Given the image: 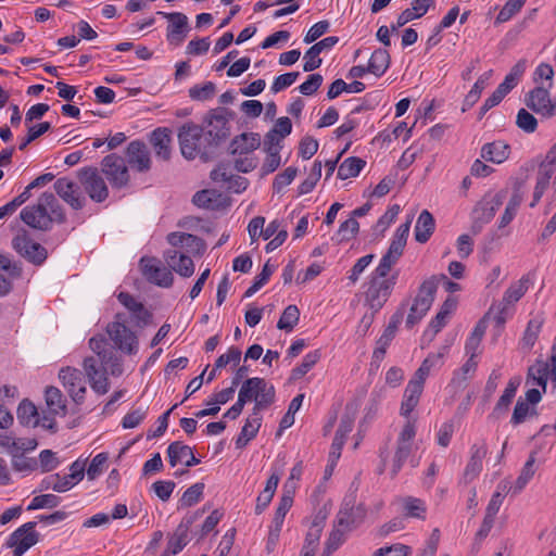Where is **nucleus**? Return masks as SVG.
I'll return each mask as SVG.
<instances>
[{"label": "nucleus", "mask_w": 556, "mask_h": 556, "mask_svg": "<svg viewBox=\"0 0 556 556\" xmlns=\"http://www.w3.org/2000/svg\"><path fill=\"white\" fill-rule=\"evenodd\" d=\"M127 321L128 316L125 313H117L114 320L108 324L105 330L113 345L103 334L94 336L89 340V346L98 357H86L83 366L91 389L98 394L102 395L109 391L108 367L111 368L112 375H115L116 368L121 367L116 350L126 355L138 352V337L127 327Z\"/></svg>", "instance_id": "obj_1"}, {"label": "nucleus", "mask_w": 556, "mask_h": 556, "mask_svg": "<svg viewBox=\"0 0 556 556\" xmlns=\"http://www.w3.org/2000/svg\"><path fill=\"white\" fill-rule=\"evenodd\" d=\"M235 115L233 111L218 106L205 114L202 125L185 123L178 129L182 156L187 160L200 157L203 162L217 157L220 147L230 136V121Z\"/></svg>", "instance_id": "obj_2"}, {"label": "nucleus", "mask_w": 556, "mask_h": 556, "mask_svg": "<svg viewBox=\"0 0 556 556\" xmlns=\"http://www.w3.org/2000/svg\"><path fill=\"white\" fill-rule=\"evenodd\" d=\"M238 397L245 404L254 401L252 412L258 415L275 402V388L264 378H248L242 382Z\"/></svg>", "instance_id": "obj_3"}, {"label": "nucleus", "mask_w": 556, "mask_h": 556, "mask_svg": "<svg viewBox=\"0 0 556 556\" xmlns=\"http://www.w3.org/2000/svg\"><path fill=\"white\" fill-rule=\"evenodd\" d=\"M12 249L27 262L35 266H40L48 257L47 249L38 242H35L27 230H20L11 241Z\"/></svg>", "instance_id": "obj_4"}, {"label": "nucleus", "mask_w": 556, "mask_h": 556, "mask_svg": "<svg viewBox=\"0 0 556 556\" xmlns=\"http://www.w3.org/2000/svg\"><path fill=\"white\" fill-rule=\"evenodd\" d=\"M77 178L88 197L97 202L102 203L109 197V188L94 166H85L77 172Z\"/></svg>", "instance_id": "obj_5"}, {"label": "nucleus", "mask_w": 556, "mask_h": 556, "mask_svg": "<svg viewBox=\"0 0 556 556\" xmlns=\"http://www.w3.org/2000/svg\"><path fill=\"white\" fill-rule=\"evenodd\" d=\"M102 173L113 188L122 189L129 182L130 176L125 160L116 153H111L102 159Z\"/></svg>", "instance_id": "obj_6"}, {"label": "nucleus", "mask_w": 556, "mask_h": 556, "mask_svg": "<svg viewBox=\"0 0 556 556\" xmlns=\"http://www.w3.org/2000/svg\"><path fill=\"white\" fill-rule=\"evenodd\" d=\"M141 271L144 278L153 285L169 288L174 282L172 270L161 264L155 257L143 256L140 260Z\"/></svg>", "instance_id": "obj_7"}, {"label": "nucleus", "mask_w": 556, "mask_h": 556, "mask_svg": "<svg viewBox=\"0 0 556 556\" xmlns=\"http://www.w3.org/2000/svg\"><path fill=\"white\" fill-rule=\"evenodd\" d=\"M396 276L378 280L372 278L366 291V302L374 313H378L388 301L395 285Z\"/></svg>", "instance_id": "obj_8"}, {"label": "nucleus", "mask_w": 556, "mask_h": 556, "mask_svg": "<svg viewBox=\"0 0 556 556\" xmlns=\"http://www.w3.org/2000/svg\"><path fill=\"white\" fill-rule=\"evenodd\" d=\"M36 522L28 521L17 528L7 542L8 547H14L13 556H22L27 549L38 543L39 533L35 531Z\"/></svg>", "instance_id": "obj_9"}, {"label": "nucleus", "mask_w": 556, "mask_h": 556, "mask_svg": "<svg viewBox=\"0 0 556 556\" xmlns=\"http://www.w3.org/2000/svg\"><path fill=\"white\" fill-rule=\"evenodd\" d=\"M167 20L166 40L170 46H180L190 31L188 17L181 12H157Z\"/></svg>", "instance_id": "obj_10"}, {"label": "nucleus", "mask_w": 556, "mask_h": 556, "mask_svg": "<svg viewBox=\"0 0 556 556\" xmlns=\"http://www.w3.org/2000/svg\"><path fill=\"white\" fill-rule=\"evenodd\" d=\"M20 218L28 227L49 231L52 228V219L47 212L45 203L41 201V195L38 198L37 203L25 206L21 213Z\"/></svg>", "instance_id": "obj_11"}, {"label": "nucleus", "mask_w": 556, "mask_h": 556, "mask_svg": "<svg viewBox=\"0 0 556 556\" xmlns=\"http://www.w3.org/2000/svg\"><path fill=\"white\" fill-rule=\"evenodd\" d=\"M366 513L363 504L356 506L353 497H345L337 515V525L348 532L352 531L364 521Z\"/></svg>", "instance_id": "obj_12"}, {"label": "nucleus", "mask_w": 556, "mask_h": 556, "mask_svg": "<svg viewBox=\"0 0 556 556\" xmlns=\"http://www.w3.org/2000/svg\"><path fill=\"white\" fill-rule=\"evenodd\" d=\"M549 89L545 86H536L525 97V103L530 110L547 118L556 114V105L549 98Z\"/></svg>", "instance_id": "obj_13"}, {"label": "nucleus", "mask_w": 556, "mask_h": 556, "mask_svg": "<svg viewBox=\"0 0 556 556\" xmlns=\"http://www.w3.org/2000/svg\"><path fill=\"white\" fill-rule=\"evenodd\" d=\"M59 378L72 400L78 405L83 404L86 394L83 372L79 369L67 366L61 368L59 371Z\"/></svg>", "instance_id": "obj_14"}, {"label": "nucleus", "mask_w": 556, "mask_h": 556, "mask_svg": "<svg viewBox=\"0 0 556 556\" xmlns=\"http://www.w3.org/2000/svg\"><path fill=\"white\" fill-rule=\"evenodd\" d=\"M508 191L501 189L495 194H485L473 207L471 216L479 217L480 220L490 223L496 211L503 205Z\"/></svg>", "instance_id": "obj_15"}, {"label": "nucleus", "mask_w": 556, "mask_h": 556, "mask_svg": "<svg viewBox=\"0 0 556 556\" xmlns=\"http://www.w3.org/2000/svg\"><path fill=\"white\" fill-rule=\"evenodd\" d=\"M55 193L66 202L73 210H81L85 205V198L79 192V186L73 180L61 177L53 185Z\"/></svg>", "instance_id": "obj_16"}, {"label": "nucleus", "mask_w": 556, "mask_h": 556, "mask_svg": "<svg viewBox=\"0 0 556 556\" xmlns=\"http://www.w3.org/2000/svg\"><path fill=\"white\" fill-rule=\"evenodd\" d=\"M126 159L130 167L139 173H146L151 168L150 152L141 140L129 142L126 148Z\"/></svg>", "instance_id": "obj_17"}, {"label": "nucleus", "mask_w": 556, "mask_h": 556, "mask_svg": "<svg viewBox=\"0 0 556 556\" xmlns=\"http://www.w3.org/2000/svg\"><path fill=\"white\" fill-rule=\"evenodd\" d=\"M338 42L339 37L329 36L314 43L311 48H308L304 54L305 62L303 64V71L313 72L317 70L323 63V60L319 58L320 53L325 50L331 49Z\"/></svg>", "instance_id": "obj_18"}, {"label": "nucleus", "mask_w": 556, "mask_h": 556, "mask_svg": "<svg viewBox=\"0 0 556 556\" xmlns=\"http://www.w3.org/2000/svg\"><path fill=\"white\" fill-rule=\"evenodd\" d=\"M438 289V278L437 275L431 276L430 278L422 281V283L418 288V293L415 296L413 304L418 307L422 316L427 314L430 309L434 295Z\"/></svg>", "instance_id": "obj_19"}, {"label": "nucleus", "mask_w": 556, "mask_h": 556, "mask_svg": "<svg viewBox=\"0 0 556 556\" xmlns=\"http://www.w3.org/2000/svg\"><path fill=\"white\" fill-rule=\"evenodd\" d=\"M261 146V136L257 132H242L236 136L228 147L231 155L250 154Z\"/></svg>", "instance_id": "obj_20"}, {"label": "nucleus", "mask_w": 556, "mask_h": 556, "mask_svg": "<svg viewBox=\"0 0 556 556\" xmlns=\"http://www.w3.org/2000/svg\"><path fill=\"white\" fill-rule=\"evenodd\" d=\"M488 453L486 444H473L470 448V459L464 470L463 480L465 483H470L475 480L482 470V460Z\"/></svg>", "instance_id": "obj_21"}, {"label": "nucleus", "mask_w": 556, "mask_h": 556, "mask_svg": "<svg viewBox=\"0 0 556 556\" xmlns=\"http://www.w3.org/2000/svg\"><path fill=\"white\" fill-rule=\"evenodd\" d=\"M164 258L168 266L181 277L188 278L193 275L194 264L188 255L176 250H167L164 253Z\"/></svg>", "instance_id": "obj_22"}, {"label": "nucleus", "mask_w": 556, "mask_h": 556, "mask_svg": "<svg viewBox=\"0 0 556 556\" xmlns=\"http://www.w3.org/2000/svg\"><path fill=\"white\" fill-rule=\"evenodd\" d=\"M150 142L153 147L156 157L162 161H169L170 159V130L165 127L154 129L150 136Z\"/></svg>", "instance_id": "obj_23"}, {"label": "nucleus", "mask_w": 556, "mask_h": 556, "mask_svg": "<svg viewBox=\"0 0 556 556\" xmlns=\"http://www.w3.org/2000/svg\"><path fill=\"white\" fill-rule=\"evenodd\" d=\"M167 456L172 467H175L182 457H189L185 462L186 467H192L200 464V459L194 456L192 448L180 441H174L168 445Z\"/></svg>", "instance_id": "obj_24"}, {"label": "nucleus", "mask_w": 556, "mask_h": 556, "mask_svg": "<svg viewBox=\"0 0 556 556\" xmlns=\"http://www.w3.org/2000/svg\"><path fill=\"white\" fill-rule=\"evenodd\" d=\"M211 178L213 180L228 182V188L236 193L243 192L249 186V180L247 178L238 175H231V173L228 170V165L226 164H219L215 169H213L211 173Z\"/></svg>", "instance_id": "obj_25"}, {"label": "nucleus", "mask_w": 556, "mask_h": 556, "mask_svg": "<svg viewBox=\"0 0 556 556\" xmlns=\"http://www.w3.org/2000/svg\"><path fill=\"white\" fill-rule=\"evenodd\" d=\"M522 187L523 181H515L513 194L505 207L503 215L501 216L498 228L506 227L515 218L518 208L523 200Z\"/></svg>", "instance_id": "obj_26"}, {"label": "nucleus", "mask_w": 556, "mask_h": 556, "mask_svg": "<svg viewBox=\"0 0 556 556\" xmlns=\"http://www.w3.org/2000/svg\"><path fill=\"white\" fill-rule=\"evenodd\" d=\"M510 147L502 140L488 142L481 148V157L486 162L501 164L508 159Z\"/></svg>", "instance_id": "obj_27"}, {"label": "nucleus", "mask_w": 556, "mask_h": 556, "mask_svg": "<svg viewBox=\"0 0 556 556\" xmlns=\"http://www.w3.org/2000/svg\"><path fill=\"white\" fill-rule=\"evenodd\" d=\"M520 377H513L509 379L503 394L500 396L493 408L491 414L492 417L498 418L508 412L509 406L516 395L517 389L520 386Z\"/></svg>", "instance_id": "obj_28"}, {"label": "nucleus", "mask_w": 556, "mask_h": 556, "mask_svg": "<svg viewBox=\"0 0 556 556\" xmlns=\"http://www.w3.org/2000/svg\"><path fill=\"white\" fill-rule=\"evenodd\" d=\"M262 425V417L261 414L253 415V412L251 415L247 418L245 424L243 425L241 432L239 433L238 438L236 439V447L237 448H243L247 446V444L256 437L260 428Z\"/></svg>", "instance_id": "obj_29"}, {"label": "nucleus", "mask_w": 556, "mask_h": 556, "mask_svg": "<svg viewBox=\"0 0 556 556\" xmlns=\"http://www.w3.org/2000/svg\"><path fill=\"white\" fill-rule=\"evenodd\" d=\"M435 228V222L428 210H424L415 226V239L419 243H426L432 236Z\"/></svg>", "instance_id": "obj_30"}, {"label": "nucleus", "mask_w": 556, "mask_h": 556, "mask_svg": "<svg viewBox=\"0 0 556 556\" xmlns=\"http://www.w3.org/2000/svg\"><path fill=\"white\" fill-rule=\"evenodd\" d=\"M45 399L51 415L65 416L67 414L66 400L60 389L55 387H47Z\"/></svg>", "instance_id": "obj_31"}, {"label": "nucleus", "mask_w": 556, "mask_h": 556, "mask_svg": "<svg viewBox=\"0 0 556 556\" xmlns=\"http://www.w3.org/2000/svg\"><path fill=\"white\" fill-rule=\"evenodd\" d=\"M391 58L386 49H376L368 62L367 70L377 77L382 76L389 68Z\"/></svg>", "instance_id": "obj_32"}, {"label": "nucleus", "mask_w": 556, "mask_h": 556, "mask_svg": "<svg viewBox=\"0 0 556 556\" xmlns=\"http://www.w3.org/2000/svg\"><path fill=\"white\" fill-rule=\"evenodd\" d=\"M405 306H406V303H402L400 305V307L394 312V314L390 318L388 326L383 330V333L377 340V343L390 345L391 341L395 337L399 325L403 321L404 314H405Z\"/></svg>", "instance_id": "obj_33"}, {"label": "nucleus", "mask_w": 556, "mask_h": 556, "mask_svg": "<svg viewBox=\"0 0 556 556\" xmlns=\"http://www.w3.org/2000/svg\"><path fill=\"white\" fill-rule=\"evenodd\" d=\"M294 489V486H292ZM294 491L288 489V483L285 485L283 494L280 497L279 505L274 516V527L281 530L285 517L293 504Z\"/></svg>", "instance_id": "obj_34"}, {"label": "nucleus", "mask_w": 556, "mask_h": 556, "mask_svg": "<svg viewBox=\"0 0 556 556\" xmlns=\"http://www.w3.org/2000/svg\"><path fill=\"white\" fill-rule=\"evenodd\" d=\"M421 393H422V390L419 389V386H414V384L406 386L404 395H403V401L401 404V415L402 416L409 417L410 413L418 405Z\"/></svg>", "instance_id": "obj_35"}, {"label": "nucleus", "mask_w": 556, "mask_h": 556, "mask_svg": "<svg viewBox=\"0 0 556 556\" xmlns=\"http://www.w3.org/2000/svg\"><path fill=\"white\" fill-rule=\"evenodd\" d=\"M366 162L357 156H350L345 159L338 169V178L345 180L351 177H356L365 167Z\"/></svg>", "instance_id": "obj_36"}, {"label": "nucleus", "mask_w": 556, "mask_h": 556, "mask_svg": "<svg viewBox=\"0 0 556 556\" xmlns=\"http://www.w3.org/2000/svg\"><path fill=\"white\" fill-rule=\"evenodd\" d=\"M41 201L45 203L47 212H49V216L52 219V223H65V212L52 192H43L41 194Z\"/></svg>", "instance_id": "obj_37"}, {"label": "nucleus", "mask_w": 556, "mask_h": 556, "mask_svg": "<svg viewBox=\"0 0 556 556\" xmlns=\"http://www.w3.org/2000/svg\"><path fill=\"white\" fill-rule=\"evenodd\" d=\"M17 419L20 424L24 426L38 425V410L31 401L25 399L20 403L17 407Z\"/></svg>", "instance_id": "obj_38"}, {"label": "nucleus", "mask_w": 556, "mask_h": 556, "mask_svg": "<svg viewBox=\"0 0 556 556\" xmlns=\"http://www.w3.org/2000/svg\"><path fill=\"white\" fill-rule=\"evenodd\" d=\"M529 279L522 277L517 283L511 285L504 293L501 305H513L518 302L528 290Z\"/></svg>", "instance_id": "obj_39"}, {"label": "nucleus", "mask_w": 556, "mask_h": 556, "mask_svg": "<svg viewBox=\"0 0 556 556\" xmlns=\"http://www.w3.org/2000/svg\"><path fill=\"white\" fill-rule=\"evenodd\" d=\"M320 356L319 350L307 353L302 363L291 370V379L299 380L304 377L320 359Z\"/></svg>", "instance_id": "obj_40"}, {"label": "nucleus", "mask_w": 556, "mask_h": 556, "mask_svg": "<svg viewBox=\"0 0 556 556\" xmlns=\"http://www.w3.org/2000/svg\"><path fill=\"white\" fill-rule=\"evenodd\" d=\"M299 319H300V309L298 308L296 305H288L278 323H277V328L280 329V330H286V331H291L299 323Z\"/></svg>", "instance_id": "obj_41"}, {"label": "nucleus", "mask_w": 556, "mask_h": 556, "mask_svg": "<svg viewBox=\"0 0 556 556\" xmlns=\"http://www.w3.org/2000/svg\"><path fill=\"white\" fill-rule=\"evenodd\" d=\"M535 455L536 453L532 452L525 466L522 467L521 472L515 482L514 493H519L534 476V464L536 460Z\"/></svg>", "instance_id": "obj_42"}, {"label": "nucleus", "mask_w": 556, "mask_h": 556, "mask_svg": "<svg viewBox=\"0 0 556 556\" xmlns=\"http://www.w3.org/2000/svg\"><path fill=\"white\" fill-rule=\"evenodd\" d=\"M75 482L68 480V478L60 477L59 473L46 477L40 483V490L52 489L55 492H65L70 490Z\"/></svg>", "instance_id": "obj_43"}, {"label": "nucleus", "mask_w": 556, "mask_h": 556, "mask_svg": "<svg viewBox=\"0 0 556 556\" xmlns=\"http://www.w3.org/2000/svg\"><path fill=\"white\" fill-rule=\"evenodd\" d=\"M204 483L198 482L188 488L179 500V508H187L195 505L203 496Z\"/></svg>", "instance_id": "obj_44"}, {"label": "nucleus", "mask_w": 556, "mask_h": 556, "mask_svg": "<svg viewBox=\"0 0 556 556\" xmlns=\"http://www.w3.org/2000/svg\"><path fill=\"white\" fill-rule=\"evenodd\" d=\"M508 491H509V489H508L507 482H501L497 485V490L494 492V494L492 495V497L486 506L485 515H488L489 517L495 518L496 514L500 510V507L503 504L505 495L507 494Z\"/></svg>", "instance_id": "obj_45"}, {"label": "nucleus", "mask_w": 556, "mask_h": 556, "mask_svg": "<svg viewBox=\"0 0 556 556\" xmlns=\"http://www.w3.org/2000/svg\"><path fill=\"white\" fill-rule=\"evenodd\" d=\"M404 515L405 517L425 519L426 506L420 498L407 496L404 498Z\"/></svg>", "instance_id": "obj_46"}, {"label": "nucleus", "mask_w": 556, "mask_h": 556, "mask_svg": "<svg viewBox=\"0 0 556 556\" xmlns=\"http://www.w3.org/2000/svg\"><path fill=\"white\" fill-rule=\"evenodd\" d=\"M12 456V467L18 472L34 471L38 467V462L35 458L26 457L23 453L10 451Z\"/></svg>", "instance_id": "obj_47"}, {"label": "nucleus", "mask_w": 556, "mask_h": 556, "mask_svg": "<svg viewBox=\"0 0 556 556\" xmlns=\"http://www.w3.org/2000/svg\"><path fill=\"white\" fill-rule=\"evenodd\" d=\"M348 531L339 527L337 523L334 529L330 532L321 556H330L339 546L344 542V534Z\"/></svg>", "instance_id": "obj_48"}, {"label": "nucleus", "mask_w": 556, "mask_h": 556, "mask_svg": "<svg viewBox=\"0 0 556 556\" xmlns=\"http://www.w3.org/2000/svg\"><path fill=\"white\" fill-rule=\"evenodd\" d=\"M187 528L178 526L174 535L168 540L166 551L170 555L178 554L187 545Z\"/></svg>", "instance_id": "obj_49"}, {"label": "nucleus", "mask_w": 556, "mask_h": 556, "mask_svg": "<svg viewBox=\"0 0 556 556\" xmlns=\"http://www.w3.org/2000/svg\"><path fill=\"white\" fill-rule=\"evenodd\" d=\"M543 325V319H530L528 321L527 328L525 330L523 337H522V344L527 349H532V346L535 344L539 333L541 331Z\"/></svg>", "instance_id": "obj_50"}, {"label": "nucleus", "mask_w": 556, "mask_h": 556, "mask_svg": "<svg viewBox=\"0 0 556 556\" xmlns=\"http://www.w3.org/2000/svg\"><path fill=\"white\" fill-rule=\"evenodd\" d=\"M50 129H51V124L49 122H42L36 126L29 127L27 135L24 138H22V140L18 144V150L25 151L29 143H31L33 141L38 139L40 136H42Z\"/></svg>", "instance_id": "obj_51"}, {"label": "nucleus", "mask_w": 556, "mask_h": 556, "mask_svg": "<svg viewBox=\"0 0 556 556\" xmlns=\"http://www.w3.org/2000/svg\"><path fill=\"white\" fill-rule=\"evenodd\" d=\"M274 267L269 265V261L263 266L262 271L255 277L253 283L245 290L243 298H250L257 292L270 278Z\"/></svg>", "instance_id": "obj_52"}, {"label": "nucleus", "mask_w": 556, "mask_h": 556, "mask_svg": "<svg viewBox=\"0 0 556 556\" xmlns=\"http://www.w3.org/2000/svg\"><path fill=\"white\" fill-rule=\"evenodd\" d=\"M216 86L212 81H206L204 85H195L189 89V97L197 101H206L214 97Z\"/></svg>", "instance_id": "obj_53"}, {"label": "nucleus", "mask_w": 556, "mask_h": 556, "mask_svg": "<svg viewBox=\"0 0 556 556\" xmlns=\"http://www.w3.org/2000/svg\"><path fill=\"white\" fill-rule=\"evenodd\" d=\"M61 503V498L55 494H41L35 496L28 505V510L41 508H54Z\"/></svg>", "instance_id": "obj_54"}, {"label": "nucleus", "mask_w": 556, "mask_h": 556, "mask_svg": "<svg viewBox=\"0 0 556 556\" xmlns=\"http://www.w3.org/2000/svg\"><path fill=\"white\" fill-rule=\"evenodd\" d=\"M412 452V444H397L393 464L391 469V477L394 478L402 469L404 463L407 460Z\"/></svg>", "instance_id": "obj_55"}, {"label": "nucleus", "mask_w": 556, "mask_h": 556, "mask_svg": "<svg viewBox=\"0 0 556 556\" xmlns=\"http://www.w3.org/2000/svg\"><path fill=\"white\" fill-rule=\"evenodd\" d=\"M516 125L527 134H532L538 128V119L526 109H520L517 113Z\"/></svg>", "instance_id": "obj_56"}, {"label": "nucleus", "mask_w": 556, "mask_h": 556, "mask_svg": "<svg viewBox=\"0 0 556 556\" xmlns=\"http://www.w3.org/2000/svg\"><path fill=\"white\" fill-rule=\"evenodd\" d=\"M147 414L148 406H140L131 409L124 416L122 425L125 429L135 428L146 418Z\"/></svg>", "instance_id": "obj_57"}, {"label": "nucleus", "mask_w": 556, "mask_h": 556, "mask_svg": "<svg viewBox=\"0 0 556 556\" xmlns=\"http://www.w3.org/2000/svg\"><path fill=\"white\" fill-rule=\"evenodd\" d=\"M527 0H508L496 16V22L504 23L510 20L523 7Z\"/></svg>", "instance_id": "obj_58"}, {"label": "nucleus", "mask_w": 556, "mask_h": 556, "mask_svg": "<svg viewBox=\"0 0 556 556\" xmlns=\"http://www.w3.org/2000/svg\"><path fill=\"white\" fill-rule=\"evenodd\" d=\"M216 197V191L214 190H200L194 193L192 197V203L202 208H215L216 205L214 204V198Z\"/></svg>", "instance_id": "obj_59"}, {"label": "nucleus", "mask_w": 556, "mask_h": 556, "mask_svg": "<svg viewBox=\"0 0 556 556\" xmlns=\"http://www.w3.org/2000/svg\"><path fill=\"white\" fill-rule=\"evenodd\" d=\"M30 193H28V190H25L20 193L17 197H15L13 200L8 202L5 205L0 207V219L12 215L22 204H24L29 198Z\"/></svg>", "instance_id": "obj_60"}, {"label": "nucleus", "mask_w": 556, "mask_h": 556, "mask_svg": "<svg viewBox=\"0 0 556 556\" xmlns=\"http://www.w3.org/2000/svg\"><path fill=\"white\" fill-rule=\"evenodd\" d=\"M358 229L359 224L355 218L351 217L346 219L339 227L338 236L341 237L339 238L338 242L351 240L353 237L357 235Z\"/></svg>", "instance_id": "obj_61"}, {"label": "nucleus", "mask_w": 556, "mask_h": 556, "mask_svg": "<svg viewBox=\"0 0 556 556\" xmlns=\"http://www.w3.org/2000/svg\"><path fill=\"white\" fill-rule=\"evenodd\" d=\"M298 169L295 167H287L282 173L276 175L273 188L276 192H280L286 186L290 185L295 178Z\"/></svg>", "instance_id": "obj_62"}, {"label": "nucleus", "mask_w": 556, "mask_h": 556, "mask_svg": "<svg viewBox=\"0 0 556 556\" xmlns=\"http://www.w3.org/2000/svg\"><path fill=\"white\" fill-rule=\"evenodd\" d=\"M323 76L320 74H311L307 79L299 86V91L303 96H313L323 84Z\"/></svg>", "instance_id": "obj_63"}, {"label": "nucleus", "mask_w": 556, "mask_h": 556, "mask_svg": "<svg viewBox=\"0 0 556 556\" xmlns=\"http://www.w3.org/2000/svg\"><path fill=\"white\" fill-rule=\"evenodd\" d=\"M410 547L401 543L377 549L375 556H407Z\"/></svg>", "instance_id": "obj_64"}]
</instances>
